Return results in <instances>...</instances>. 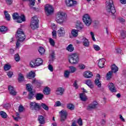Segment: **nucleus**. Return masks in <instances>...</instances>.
I'll return each mask as SVG.
<instances>
[{
	"label": "nucleus",
	"mask_w": 126,
	"mask_h": 126,
	"mask_svg": "<svg viewBox=\"0 0 126 126\" xmlns=\"http://www.w3.org/2000/svg\"><path fill=\"white\" fill-rule=\"evenodd\" d=\"M56 20L57 23H59V24H63V23H65V22L67 20L66 14L62 11H59L57 13Z\"/></svg>",
	"instance_id": "f257e3e1"
},
{
	"label": "nucleus",
	"mask_w": 126,
	"mask_h": 126,
	"mask_svg": "<svg viewBox=\"0 0 126 126\" xmlns=\"http://www.w3.org/2000/svg\"><path fill=\"white\" fill-rule=\"evenodd\" d=\"M106 9L107 12L110 14V15L116 13V8L114 5V2L113 1V0H110L108 2H106Z\"/></svg>",
	"instance_id": "f03ea898"
},
{
	"label": "nucleus",
	"mask_w": 126,
	"mask_h": 126,
	"mask_svg": "<svg viewBox=\"0 0 126 126\" xmlns=\"http://www.w3.org/2000/svg\"><path fill=\"white\" fill-rule=\"evenodd\" d=\"M79 62V55L76 53H73L69 56V62L72 64H76Z\"/></svg>",
	"instance_id": "7ed1b4c3"
},
{
	"label": "nucleus",
	"mask_w": 126,
	"mask_h": 126,
	"mask_svg": "<svg viewBox=\"0 0 126 126\" xmlns=\"http://www.w3.org/2000/svg\"><path fill=\"white\" fill-rule=\"evenodd\" d=\"M43 64V60L41 58H37L34 61H32L30 63V65L31 67L34 68L35 66H40V65H42Z\"/></svg>",
	"instance_id": "20e7f679"
},
{
	"label": "nucleus",
	"mask_w": 126,
	"mask_h": 126,
	"mask_svg": "<svg viewBox=\"0 0 126 126\" xmlns=\"http://www.w3.org/2000/svg\"><path fill=\"white\" fill-rule=\"evenodd\" d=\"M12 17L14 20H17L18 23H21L25 21V16L24 15L19 16L18 13H14L12 14Z\"/></svg>",
	"instance_id": "39448f33"
},
{
	"label": "nucleus",
	"mask_w": 126,
	"mask_h": 126,
	"mask_svg": "<svg viewBox=\"0 0 126 126\" xmlns=\"http://www.w3.org/2000/svg\"><path fill=\"white\" fill-rule=\"evenodd\" d=\"M39 25V20L37 16H34L32 18L30 26L32 30H35L36 28H38Z\"/></svg>",
	"instance_id": "423d86ee"
},
{
	"label": "nucleus",
	"mask_w": 126,
	"mask_h": 126,
	"mask_svg": "<svg viewBox=\"0 0 126 126\" xmlns=\"http://www.w3.org/2000/svg\"><path fill=\"white\" fill-rule=\"evenodd\" d=\"M83 21L86 26H90L92 24V19L88 14H86L83 16Z\"/></svg>",
	"instance_id": "0eeeda50"
},
{
	"label": "nucleus",
	"mask_w": 126,
	"mask_h": 126,
	"mask_svg": "<svg viewBox=\"0 0 126 126\" xmlns=\"http://www.w3.org/2000/svg\"><path fill=\"white\" fill-rule=\"evenodd\" d=\"M26 88L29 92L28 99H29V100H32V99L34 98V95H35V91H33L31 88V85L30 84H28L26 85Z\"/></svg>",
	"instance_id": "6e6552de"
},
{
	"label": "nucleus",
	"mask_w": 126,
	"mask_h": 126,
	"mask_svg": "<svg viewBox=\"0 0 126 126\" xmlns=\"http://www.w3.org/2000/svg\"><path fill=\"white\" fill-rule=\"evenodd\" d=\"M16 38L19 40V41H23L25 40V34H24V32L22 31V30L19 29L18 30L17 34H16Z\"/></svg>",
	"instance_id": "1a4fd4ad"
},
{
	"label": "nucleus",
	"mask_w": 126,
	"mask_h": 126,
	"mask_svg": "<svg viewBox=\"0 0 126 126\" xmlns=\"http://www.w3.org/2000/svg\"><path fill=\"white\" fill-rule=\"evenodd\" d=\"M45 11L46 15L49 16V15H51L54 13V8L53 6L50 4H47L45 6Z\"/></svg>",
	"instance_id": "9d476101"
},
{
	"label": "nucleus",
	"mask_w": 126,
	"mask_h": 126,
	"mask_svg": "<svg viewBox=\"0 0 126 126\" xmlns=\"http://www.w3.org/2000/svg\"><path fill=\"white\" fill-rule=\"evenodd\" d=\"M97 106H98V102L96 101H94L91 103L89 104L87 107V110L88 111H91L92 110H94L97 108Z\"/></svg>",
	"instance_id": "9b49d317"
},
{
	"label": "nucleus",
	"mask_w": 126,
	"mask_h": 126,
	"mask_svg": "<svg viewBox=\"0 0 126 126\" xmlns=\"http://www.w3.org/2000/svg\"><path fill=\"white\" fill-rule=\"evenodd\" d=\"M61 115V122H63L65 121L66 117H67V112L65 110H62L60 112Z\"/></svg>",
	"instance_id": "f8f14e48"
},
{
	"label": "nucleus",
	"mask_w": 126,
	"mask_h": 126,
	"mask_svg": "<svg viewBox=\"0 0 126 126\" xmlns=\"http://www.w3.org/2000/svg\"><path fill=\"white\" fill-rule=\"evenodd\" d=\"M65 4L67 6L69 7H71L72 6H74L77 4V2L73 0H65Z\"/></svg>",
	"instance_id": "ddd939ff"
},
{
	"label": "nucleus",
	"mask_w": 126,
	"mask_h": 126,
	"mask_svg": "<svg viewBox=\"0 0 126 126\" xmlns=\"http://www.w3.org/2000/svg\"><path fill=\"white\" fill-rule=\"evenodd\" d=\"M8 90H9L10 94L12 96H15L16 95V94H17V93L15 91L14 88L11 86H8Z\"/></svg>",
	"instance_id": "4468645a"
},
{
	"label": "nucleus",
	"mask_w": 126,
	"mask_h": 126,
	"mask_svg": "<svg viewBox=\"0 0 126 126\" xmlns=\"http://www.w3.org/2000/svg\"><path fill=\"white\" fill-rule=\"evenodd\" d=\"M31 108L34 109V110H39L40 109V105L39 103L35 102H31Z\"/></svg>",
	"instance_id": "2eb2a0df"
},
{
	"label": "nucleus",
	"mask_w": 126,
	"mask_h": 126,
	"mask_svg": "<svg viewBox=\"0 0 126 126\" xmlns=\"http://www.w3.org/2000/svg\"><path fill=\"white\" fill-rule=\"evenodd\" d=\"M108 88L110 91H111V92H112V93H115L117 92V90L116 89V87H115V85H114L113 83H111L109 84Z\"/></svg>",
	"instance_id": "dca6fc26"
},
{
	"label": "nucleus",
	"mask_w": 126,
	"mask_h": 126,
	"mask_svg": "<svg viewBox=\"0 0 126 126\" xmlns=\"http://www.w3.org/2000/svg\"><path fill=\"white\" fill-rule=\"evenodd\" d=\"M82 42L84 47L88 48V47L90 46V43L89 42V40H88V39H87V38L85 37L82 38Z\"/></svg>",
	"instance_id": "f3484780"
},
{
	"label": "nucleus",
	"mask_w": 126,
	"mask_h": 126,
	"mask_svg": "<svg viewBox=\"0 0 126 126\" xmlns=\"http://www.w3.org/2000/svg\"><path fill=\"white\" fill-rule=\"evenodd\" d=\"M63 92H64V90L63 88L60 87L57 89L55 93L56 95H62L63 94Z\"/></svg>",
	"instance_id": "a211bd4d"
},
{
	"label": "nucleus",
	"mask_w": 126,
	"mask_h": 126,
	"mask_svg": "<svg viewBox=\"0 0 126 126\" xmlns=\"http://www.w3.org/2000/svg\"><path fill=\"white\" fill-rule=\"evenodd\" d=\"M51 28L53 29V31L52 32V36L56 38L57 37V31L56 30L57 29V26L55 24H52L51 25Z\"/></svg>",
	"instance_id": "6ab92c4d"
},
{
	"label": "nucleus",
	"mask_w": 126,
	"mask_h": 126,
	"mask_svg": "<svg viewBox=\"0 0 126 126\" xmlns=\"http://www.w3.org/2000/svg\"><path fill=\"white\" fill-rule=\"evenodd\" d=\"M105 62H106L105 59H100L98 62V65L99 67H100V68H103L105 64Z\"/></svg>",
	"instance_id": "aec40b11"
},
{
	"label": "nucleus",
	"mask_w": 126,
	"mask_h": 126,
	"mask_svg": "<svg viewBox=\"0 0 126 126\" xmlns=\"http://www.w3.org/2000/svg\"><path fill=\"white\" fill-rule=\"evenodd\" d=\"M58 35L60 37H63L64 36L65 32L64 31V28L61 27L58 31Z\"/></svg>",
	"instance_id": "412c9836"
},
{
	"label": "nucleus",
	"mask_w": 126,
	"mask_h": 126,
	"mask_svg": "<svg viewBox=\"0 0 126 126\" xmlns=\"http://www.w3.org/2000/svg\"><path fill=\"white\" fill-rule=\"evenodd\" d=\"M83 25L82 23L79 22L78 24H77L76 25L75 28L77 29V31H78L79 32H81V31H82V29L84 28Z\"/></svg>",
	"instance_id": "4be33fe9"
},
{
	"label": "nucleus",
	"mask_w": 126,
	"mask_h": 126,
	"mask_svg": "<svg viewBox=\"0 0 126 126\" xmlns=\"http://www.w3.org/2000/svg\"><path fill=\"white\" fill-rule=\"evenodd\" d=\"M84 76L86 78H91L93 76V74L90 71H87L84 73Z\"/></svg>",
	"instance_id": "5701e85b"
},
{
	"label": "nucleus",
	"mask_w": 126,
	"mask_h": 126,
	"mask_svg": "<svg viewBox=\"0 0 126 126\" xmlns=\"http://www.w3.org/2000/svg\"><path fill=\"white\" fill-rule=\"evenodd\" d=\"M96 77H97V78L98 79H95L94 83L98 87L100 88L101 87V82L99 81L100 78L101 77V76H100V74H97L96 75Z\"/></svg>",
	"instance_id": "b1692460"
},
{
	"label": "nucleus",
	"mask_w": 126,
	"mask_h": 126,
	"mask_svg": "<svg viewBox=\"0 0 126 126\" xmlns=\"http://www.w3.org/2000/svg\"><path fill=\"white\" fill-rule=\"evenodd\" d=\"M37 120L40 125H44L45 124V118H44V116L42 115L38 116Z\"/></svg>",
	"instance_id": "393cba45"
},
{
	"label": "nucleus",
	"mask_w": 126,
	"mask_h": 126,
	"mask_svg": "<svg viewBox=\"0 0 126 126\" xmlns=\"http://www.w3.org/2000/svg\"><path fill=\"white\" fill-rule=\"evenodd\" d=\"M43 98H44V94L41 93L36 94L35 95L36 100L37 101H40V100H42Z\"/></svg>",
	"instance_id": "a878e982"
},
{
	"label": "nucleus",
	"mask_w": 126,
	"mask_h": 126,
	"mask_svg": "<svg viewBox=\"0 0 126 126\" xmlns=\"http://www.w3.org/2000/svg\"><path fill=\"white\" fill-rule=\"evenodd\" d=\"M78 32H79L78 31H77V30L73 29L71 32V34L72 36H73V37H74V38H76V37L78 36Z\"/></svg>",
	"instance_id": "bb28decb"
},
{
	"label": "nucleus",
	"mask_w": 126,
	"mask_h": 126,
	"mask_svg": "<svg viewBox=\"0 0 126 126\" xmlns=\"http://www.w3.org/2000/svg\"><path fill=\"white\" fill-rule=\"evenodd\" d=\"M85 83L91 89H93V88H94V85H93V83H92V81H91V80H88L86 81Z\"/></svg>",
	"instance_id": "cd10ccee"
},
{
	"label": "nucleus",
	"mask_w": 126,
	"mask_h": 126,
	"mask_svg": "<svg viewBox=\"0 0 126 126\" xmlns=\"http://www.w3.org/2000/svg\"><path fill=\"white\" fill-rule=\"evenodd\" d=\"M27 77L29 79H31L32 78H34L35 77V73L33 71H31L29 74L27 75Z\"/></svg>",
	"instance_id": "c85d7f7f"
},
{
	"label": "nucleus",
	"mask_w": 126,
	"mask_h": 126,
	"mask_svg": "<svg viewBox=\"0 0 126 126\" xmlns=\"http://www.w3.org/2000/svg\"><path fill=\"white\" fill-rule=\"evenodd\" d=\"M119 70V67L115 64H113L111 66V70L110 71H112V72H114V73H116Z\"/></svg>",
	"instance_id": "c756f323"
},
{
	"label": "nucleus",
	"mask_w": 126,
	"mask_h": 126,
	"mask_svg": "<svg viewBox=\"0 0 126 126\" xmlns=\"http://www.w3.org/2000/svg\"><path fill=\"white\" fill-rule=\"evenodd\" d=\"M51 92V89L48 87L44 88L43 90V93L45 95H49Z\"/></svg>",
	"instance_id": "7c9ffc66"
},
{
	"label": "nucleus",
	"mask_w": 126,
	"mask_h": 126,
	"mask_svg": "<svg viewBox=\"0 0 126 126\" xmlns=\"http://www.w3.org/2000/svg\"><path fill=\"white\" fill-rule=\"evenodd\" d=\"M80 98L81 100L83 102H85V101L87 100V96H86V94L84 93H82L80 94Z\"/></svg>",
	"instance_id": "2f4dec72"
},
{
	"label": "nucleus",
	"mask_w": 126,
	"mask_h": 126,
	"mask_svg": "<svg viewBox=\"0 0 126 126\" xmlns=\"http://www.w3.org/2000/svg\"><path fill=\"white\" fill-rule=\"evenodd\" d=\"M0 116L2 118V119H7L8 115L6 113H5L4 111H0Z\"/></svg>",
	"instance_id": "473e14b6"
},
{
	"label": "nucleus",
	"mask_w": 126,
	"mask_h": 126,
	"mask_svg": "<svg viewBox=\"0 0 126 126\" xmlns=\"http://www.w3.org/2000/svg\"><path fill=\"white\" fill-rule=\"evenodd\" d=\"M69 71L70 72V73H74V72H75V71L77 70L76 67L73 66H69Z\"/></svg>",
	"instance_id": "72a5a7b5"
},
{
	"label": "nucleus",
	"mask_w": 126,
	"mask_h": 126,
	"mask_svg": "<svg viewBox=\"0 0 126 126\" xmlns=\"http://www.w3.org/2000/svg\"><path fill=\"white\" fill-rule=\"evenodd\" d=\"M67 51L68 52H73L74 50V47H73V46L72 44H69L66 48Z\"/></svg>",
	"instance_id": "f704fd0d"
},
{
	"label": "nucleus",
	"mask_w": 126,
	"mask_h": 126,
	"mask_svg": "<svg viewBox=\"0 0 126 126\" xmlns=\"http://www.w3.org/2000/svg\"><path fill=\"white\" fill-rule=\"evenodd\" d=\"M113 76V72L112 71H109L106 74V78L107 80H110V78H112V76Z\"/></svg>",
	"instance_id": "c9c22d12"
},
{
	"label": "nucleus",
	"mask_w": 126,
	"mask_h": 126,
	"mask_svg": "<svg viewBox=\"0 0 126 126\" xmlns=\"http://www.w3.org/2000/svg\"><path fill=\"white\" fill-rule=\"evenodd\" d=\"M38 52L40 55H44V54H45V52H46V50H45L44 48L39 47L38 49Z\"/></svg>",
	"instance_id": "e433bc0d"
},
{
	"label": "nucleus",
	"mask_w": 126,
	"mask_h": 126,
	"mask_svg": "<svg viewBox=\"0 0 126 126\" xmlns=\"http://www.w3.org/2000/svg\"><path fill=\"white\" fill-rule=\"evenodd\" d=\"M4 14H5V17L7 20V21H10V15L8 14V12L7 11H4Z\"/></svg>",
	"instance_id": "4c0bfd02"
},
{
	"label": "nucleus",
	"mask_w": 126,
	"mask_h": 126,
	"mask_svg": "<svg viewBox=\"0 0 126 126\" xmlns=\"http://www.w3.org/2000/svg\"><path fill=\"white\" fill-rule=\"evenodd\" d=\"M70 72L68 70H65L64 72V76L65 78H68L69 77V74H70Z\"/></svg>",
	"instance_id": "58836bf2"
},
{
	"label": "nucleus",
	"mask_w": 126,
	"mask_h": 126,
	"mask_svg": "<svg viewBox=\"0 0 126 126\" xmlns=\"http://www.w3.org/2000/svg\"><path fill=\"white\" fill-rule=\"evenodd\" d=\"M67 108L69 110H71V111H73V110H74L75 107L73 104L69 103L67 104Z\"/></svg>",
	"instance_id": "ea45409f"
},
{
	"label": "nucleus",
	"mask_w": 126,
	"mask_h": 126,
	"mask_svg": "<svg viewBox=\"0 0 126 126\" xmlns=\"http://www.w3.org/2000/svg\"><path fill=\"white\" fill-rule=\"evenodd\" d=\"M32 84H35L37 87H40L41 85V83L35 79L32 80Z\"/></svg>",
	"instance_id": "a19ab883"
},
{
	"label": "nucleus",
	"mask_w": 126,
	"mask_h": 126,
	"mask_svg": "<svg viewBox=\"0 0 126 126\" xmlns=\"http://www.w3.org/2000/svg\"><path fill=\"white\" fill-rule=\"evenodd\" d=\"M120 34L121 37L122 38V39H125V38L126 37V31H121L120 32Z\"/></svg>",
	"instance_id": "79ce46f5"
},
{
	"label": "nucleus",
	"mask_w": 126,
	"mask_h": 126,
	"mask_svg": "<svg viewBox=\"0 0 126 126\" xmlns=\"http://www.w3.org/2000/svg\"><path fill=\"white\" fill-rule=\"evenodd\" d=\"M114 53L115 54H118V55L122 54V50L121 49V48L116 47L115 48V51H114Z\"/></svg>",
	"instance_id": "37998d69"
},
{
	"label": "nucleus",
	"mask_w": 126,
	"mask_h": 126,
	"mask_svg": "<svg viewBox=\"0 0 126 126\" xmlns=\"http://www.w3.org/2000/svg\"><path fill=\"white\" fill-rule=\"evenodd\" d=\"M10 68H11V65L8 64H5L4 65V70H5V71H7V70H9Z\"/></svg>",
	"instance_id": "c03bdc74"
},
{
	"label": "nucleus",
	"mask_w": 126,
	"mask_h": 126,
	"mask_svg": "<svg viewBox=\"0 0 126 126\" xmlns=\"http://www.w3.org/2000/svg\"><path fill=\"white\" fill-rule=\"evenodd\" d=\"M6 31H7V28L4 26L0 27V32L4 33V32H6Z\"/></svg>",
	"instance_id": "a18cd8bd"
},
{
	"label": "nucleus",
	"mask_w": 126,
	"mask_h": 126,
	"mask_svg": "<svg viewBox=\"0 0 126 126\" xmlns=\"http://www.w3.org/2000/svg\"><path fill=\"white\" fill-rule=\"evenodd\" d=\"M19 81L21 82L22 81H24V76L22 74H19L18 77Z\"/></svg>",
	"instance_id": "49530a36"
},
{
	"label": "nucleus",
	"mask_w": 126,
	"mask_h": 126,
	"mask_svg": "<svg viewBox=\"0 0 126 126\" xmlns=\"http://www.w3.org/2000/svg\"><path fill=\"white\" fill-rule=\"evenodd\" d=\"M93 48L95 51H96V52H98L101 50V48H100V46L98 45H97L96 44L93 45Z\"/></svg>",
	"instance_id": "de8ad7c7"
},
{
	"label": "nucleus",
	"mask_w": 126,
	"mask_h": 126,
	"mask_svg": "<svg viewBox=\"0 0 126 126\" xmlns=\"http://www.w3.org/2000/svg\"><path fill=\"white\" fill-rule=\"evenodd\" d=\"M41 106H42L43 109L45 110V111H48L49 110V107L48 106H47V105H46L45 103H42L41 104Z\"/></svg>",
	"instance_id": "09e8293b"
},
{
	"label": "nucleus",
	"mask_w": 126,
	"mask_h": 126,
	"mask_svg": "<svg viewBox=\"0 0 126 126\" xmlns=\"http://www.w3.org/2000/svg\"><path fill=\"white\" fill-rule=\"evenodd\" d=\"M49 43L51 45V46H52V47H54L55 46V41L54 40V39H53V38H49Z\"/></svg>",
	"instance_id": "8fccbe9b"
},
{
	"label": "nucleus",
	"mask_w": 126,
	"mask_h": 126,
	"mask_svg": "<svg viewBox=\"0 0 126 126\" xmlns=\"http://www.w3.org/2000/svg\"><path fill=\"white\" fill-rule=\"evenodd\" d=\"M18 111L20 113H22V112L24 111V107H23V106L22 105H20L19 107Z\"/></svg>",
	"instance_id": "3c124183"
},
{
	"label": "nucleus",
	"mask_w": 126,
	"mask_h": 126,
	"mask_svg": "<svg viewBox=\"0 0 126 126\" xmlns=\"http://www.w3.org/2000/svg\"><path fill=\"white\" fill-rule=\"evenodd\" d=\"M15 60L16 62H19L20 61V57H19L18 54L15 55Z\"/></svg>",
	"instance_id": "603ef678"
},
{
	"label": "nucleus",
	"mask_w": 126,
	"mask_h": 126,
	"mask_svg": "<svg viewBox=\"0 0 126 126\" xmlns=\"http://www.w3.org/2000/svg\"><path fill=\"white\" fill-rule=\"evenodd\" d=\"M61 105H62V103L60 101H56L54 105L55 107H60V106Z\"/></svg>",
	"instance_id": "864d4df0"
},
{
	"label": "nucleus",
	"mask_w": 126,
	"mask_h": 126,
	"mask_svg": "<svg viewBox=\"0 0 126 126\" xmlns=\"http://www.w3.org/2000/svg\"><path fill=\"white\" fill-rule=\"evenodd\" d=\"M20 42L21 41L19 40V39H18L16 43V48H19L20 47Z\"/></svg>",
	"instance_id": "5fc2aeb1"
},
{
	"label": "nucleus",
	"mask_w": 126,
	"mask_h": 126,
	"mask_svg": "<svg viewBox=\"0 0 126 126\" xmlns=\"http://www.w3.org/2000/svg\"><path fill=\"white\" fill-rule=\"evenodd\" d=\"M90 34L92 37V39L93 40L94 42H96V39H95V36H94V33H93V32H91Z\"/></svg>",
	"instance_id": "6e6d98bb"
},
{
	"label": "nucleus",
	"mask_w": 126,
	"mask_h": 126,
	"mask_svg": "<svg viewBox=\"0 0 126 126\" xmlns=\"http://www.w3.org/2000/svg\"><path fill=\"white\" fill-rule=\"evenodd\" d=\"M7 75H8V77L11 78V77H12V76L13 75V73L11 71H9L7 73Z\"/></svg>",
	"instance_id": "4d7b16f0"
},
{
	"label": "nucleus",
	"mask_w": 126,
	"mask_h": 126,
	"mask_svg": "<svg viewBox=\"0 0 126 126\" xmlns=\"http://www.w3.org/2000/svg\"><path fill=\"white\" fill-rule=\"evenodd\" d=\"M48 69L50 70L51 72L54 71V67L51 64L48 65Z\"/></svg>",
	"instance_id": "13d9d810"
},
{
	"label": "nucleus",
	"mask_w": 126,
	"mask_h": 126,
	"mask_svg": "<svg viewBox=\"0 0 126 126\" xmlns=\"http://www.w3.org/2000/svg\"><path fill=\"white\" fill-rule=\"evenodd\" d=\"M73 86L75 87V89L78 88V86L77 85V81H75L73 84Z\"/></svg>",
	"instance_id": "bf43d9fd"
},
{
	"label": "nucleus",
	"mask_w": 126,
	"mask_h": 126,
	"mask_svg": "<svg viewBox=\"0 0 126 126\" xmlns=\"http://www.w3.org/2000/svg\"><path fill=\"white\" fill-rule=\"evenodd\" d=\"M79 67L80 68V69H84V68H85V65L83 64H80L79 65Z\"/></svg>",
	"instance_id": "052dcab7"
},
{
	"label": "nucleus",
	"mask_w": 126,
	"mask_h": 126,
	"mask_svg": "<svg viewBox=\"0 0 126 126\" xmlns=\"http://www.w3.org/2000/svg\"><path fill=\"white\" fill-rule=\"evenodd\" d=\"M78 124L79 125V126H82L83 124H82V119H79L78 120Z\"/></svg>",
	"instance_id": "680f3d73"
},
{
	"label": "nucleus",
	"mask_w": 126,
	"mask_h": 126,
	"mask_svg": "<svg viewBox=\"0 0 126 126\" xmlns=\"http://www.w3.org/2000/svg\"><path fill=\"white\" fill-rule=\"evenodd\" d=\"M119 117L122 122H126L125 118H124V117H123V116H122V115H119Z\"/></svg>",
	"instance_id": "e2e57ef3"
},
{
	"label": "nucleus",
	"mask_w": 126,
	"mask_h": 126,
	"mask_svg": "<svg viewBox=\"0 0 126 126\" xmlns=\"http://www.w3.org/2000/svg\"><path fill=\"white\" fill-rule=\"evenodd\" d=\"M13 118L14 120V121H16V122H18V120H20V117L19 116H18L17 117H14V116H13Z\"/></svg>",
	"instance_id": "0e129e2a"
},
{
	"label": "nucleus",
	"mask_w": 126,
	"mask_h": 126,
	"mask_svg": "<svg viewBox=\"0 0 126 126\" xmlns=\"http://www.w3.org/2000/svg\"><path fill=\"white\" fill-rule=\"evenodd\" d=\"M119 20L120 22H121L122 23H123L126 21V20H125V19H124L123 18H119Z\"/></svg>",
	"instance_id": "69168bd1"
},
{
	"label": "nucleus",
	"mask_w": 126,
	"mask_h": 126,
	"mask_svg": "<svg viewBox=\"0 0 126 126\" xmlns=\"http://www.w3.org/2000/svg\"><path fill=\"white\" fill-rule=\"evenodd\" d=\"M6 1L7 4H9V5L12 3V0H7Z\"/></svg>",
	"instance_id": "338daca9"
},
{
	"label": "nucleus",
	"mask_w": 126,
	"mask_h": 126,
	"mask_svg": "<svg viewBox=\"0 0 126 126\" xmlns=\"http://www.w3.org/2000/svg\"><path fill=\"white\" fill-rule=\"evenodd\" d=\"M50 56L52 59H54V58H55V51H52L50 54Z\"/></svg>",
	"instance_id": "774afa93"
}]
</instances>
